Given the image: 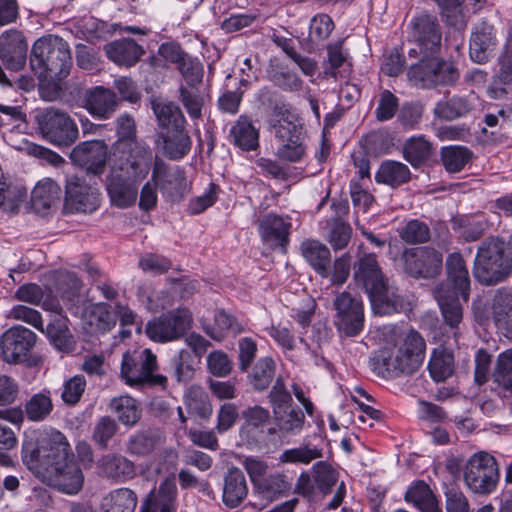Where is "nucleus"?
I'll use <instances>...</instances> for the list:
<instances>
[{
	"mask_svg": "<svg viewBox=\"0 0 512 512\" xmlns=\"http://www.w3.org/2000/svg\"><path fill=\"white\" fill-rule=\"evenodd\" d=\"M355 285L367 293L376 314L388 315L403 309V298L388 284L377 255L358 247L357 259L353 263Z\"/></svg>",
	"mask_w": 512,
	"mask_h": 512,
	"instance_id": "f257e3e1",
	"label": "nucleus"
},
{
	"mask_svg": "<svg viewBox=\"0 0 512 512\" xmlns=\"http://www.w3.org/2000/svg\"><path fill=\"white\" fill-rule=\"evenodd\" d=\"M117 140L112 146L111 158L114 170H124L134 177H146L153 162L152 149L137 140L133 116L121 114L116 119Z\"/></svg>",
	"mask_w": 512,
	"mask_h": 512,
	"instance_id": "f03ea898",
	"label": "nucleus"
},
{
	"mask_svg": "<svg viewBox=\"0 0 512 512\" xmlns=\"http://www.w3.org/2000/svg\"><path fill=\"white\" fill-rule=\"evenodd\" d=\"M73 61L69 44L61 37L49 35L35 41L30 66L39 79H65Z\"/></svg>",
	"mask_w": 512,
	"mask_h": 512,
	"instance_id": "7ed1b4c3",
	"label": "nucleus"
},
{
	"mask_svg": "<svg viewBox=\"0 0 512 512\" xmlns=\"http://www.w3.org/2000/svg\"><path fill=\"white\" fill-rule=\"evenodd\" d=\"M336 488L329 509L338 508L346 495V485L339 482V472L327 461L316 462L310 471H302L295 483L294 492L309 501L330 495Z\"/></svg>",
	"mask_w": 512,
	"mask_h": 512,
	"instance_id": "20e7f679",
	"label": "nucleus"
},
{
	"mask_svg": "<svg viewBox=\"0 0 512 512\" xmlns=\"http://www.w3.org/2000/svg\"><path fill=\"white\" fill-rule=\"evenodd\" d=\"M73 452L67 438L58 430H51L37 440L24 441L22 445V461L33 473H39L72 457Z\"/></svg>",
	"mask_w": 512,
	"mask_h": 512,
	"instance_id": "39448f33",
	"label": "nucleus"
},
{
	"mask_svg": "<svg viewBox=\"0 0 512 512\" xmlns=\"http://www.w3.org/2000/svg\"><path fill=\"white\" fill-rule=\"evenodd\" d=\"M511 261L505 256V242L489 237L481 242L474 260L473 275L484 285H495L511 274Z\"/></svg>",
	"mask_w": 512,
	"mask_h": 512,
	"instance_id": "423d86ee",
	"label": "nucleus"
},
{
	"mask_svg": "<svg viewBox=\"0 0 512 512\" xmlns=\"http://www.w3.org/2000/svg\"><path fill=\"white\" fill-rule=\"evenodd\" d=\"M280 118L273 124L275 137L280 145L276 156L283 161L296 163L306 154V133L299 118L285 106H276Z\"/></svg>",
	"mask_w": 512,
	"mask_h": 512,
	"instance_id": "0eeeda50",
	"label": "nucleus"
},
{
	"mask_svg": "<svg viewBox=\"0 0 512 512\" xmlns=\"http://www.w3.org/2000/svg\"><path fill=\"white\" fill-rule=\"evenodd\" d=\"M157 369L156 355L150 349L123 354L121 377L130 386L150 385L165 388L168 379L162 374H154Z\"/></svg>",
	"mask_w": 512,
	"mask_h": 512,
	"instance_id": "6e6552de",
	"label": "nucleus"
},
{
	"mask_svg": "<svg viewBox=\"0 0 512 512\" xmlns=\"http://www.w3.org/2000/svg\"><path fill=\"white\" fill-rule=\"evenodd\" d=\"M463 479L466 487L479 496L493 493L500 480L496 459L487 452L473 454L465 464Z\"/></svg>",
	"mask_w": 512,
	"mask_h": 512,
	"instance_id": "1a4fd4ad",
	"label": "nucleus"
},
{
	"mask_svg": "<svg viewBox=\"0 0 512 512\" xmlns=\"http://www.w3.org/2000/svg\"><path fill=\"white\" fill-rule=\"evenodd\" d=\"M35 119L42 137L55 146L68 147L78 139L77 124L64 110L48 107L39 111Z\"/></svg>",
	"mask_w": 512,
	"mask_h": 512,
	"instance_id": "9d476101",
	"label": "nucleus"
},
{
	"mask_svg": "<svg viewBox=\"0 0 512 512\" xmlns=\"http://www.w3.org/2000/svg\"><path fill=\"white\" fill-rule=\"evenodd\" d=\"M407 75L410 81L422 88L452 86L460 76L452 62L440 60L434 55L421 57L419 62L410 66Z\"/></svg>",
	"mask_w": 512,
	"mask_h": 512,
	"instance_id": "9b49d317",
	"label": "nucleus"
},
{
	"mask_svg": "<svg viewBox=\"0 0 512 512\" xmlns=\"http://www.w3.org/2000/svg\"><path fill=\"white\" fill-rule=\"evenodd\" d=\"M151 180L157 186L165 201L180 202L189 192L185 170L170 166L153 154Z\"/></svg>",
	"mask_w": 512,
	"mask_h": 512,
	"instance_id": "f8f14e48",
	"label": "nucleus"
},
{
	"mask_svg": "<svg viewBox=\"0 0 512 512\" xmlns=\"http://www.w3.org/2000/svg\"><path fill=\"white\" fill-rule=\"evenodd\" d=\"M192 314L187 308H177L150 320L146 335L155 342L165 343L182 337L191 327Z\"/></svg>",
	"mask_w": 512,
	"mask_h": 512,
	"instance_id": "ddd939ff",
	"label": "nucleus"
},
{
	"mask_svg": "<svg viewBox=\"0 0 512 512\" xmlns=\"http://www.w3.org/2000/svg\"><path fill=\"white\" fill-rule=\"evenodd\" d=\"M34 475L43 483L68 495L77 494L84 483L83 472L74 460V455L65 461L55 462L51 468H46Z\"/></svg>",
	"mask_w": 512,
	"mask_h": 512,
	"instance_id": "4468645a",
	"label": "nucleus"
},
{
	"mask_svg": "<svg viewBox=\"0 0 512 512\" xmlns=\"http://www.w3.org/2000/svg\"><path fill=\"white\" fill-rule=\"evenodd\" d=\"M411 37L415 47L409 51V56L428 57L439 52L441 47V31L437 18L429 14L414 17L411 22Z\"/></svg>",
	"mask_w": 512,
	"mask_h": 512,
	"instance_id": "2eb2a0df",
	"label": "nucleus"
},
{
	"mask_svg": "<svg viewBox=\"0 0 512 512\" xmlns=\"http://www.w3.org/2000/svg\"><path fill=\"white\" fill-rule=\"evenodd\" d=\"M399 262L404 272L413 278H434L442 269L443 256L429 247L406 248Z\"/></svg>",
	"mask_w": 512,
	"mask_h": 512,
	"instance_id": "dca6fc26",
	"label": "nucleus"
},
{
	"mask_svg": "<svg viewBox=\"0 0 512 512\" xmlns=\"http://www.w3.org/2000/svg\"><path fill=\"white\" fill-rule=\"evenodd\" d=\"M333 307L336 310L337 330L348 337L359 335L364 328L362 301L344 291L335 297Z\"/></svg>",
	"mask_w": 512,
	"mask_h": 512,
	"instance_id": "f3484780",
	"label": "nucleus"
},
{
	"mask_svg": "<svg viewBox=\"0 0 512 512\" xmlns=\"http://www.w3.org/2000/svg\"><path fill=\"white\" fill-rule=\"evenodd\" d=\"M36 334L24 326H13L0 337V354L4 362L18 364L26 361L36 343Z\"/></svg>",
	"mask_w": 512,
	"mask_h": 512,
	"instance_id": "a211bd4d",
	"label": "nucleus"
},
{
	"mask_svg": "<svg viewBox=\"0 0 512 512\" xmlns=\"http://www.w3.org/2000/svg\"><path fill=\"white\" fill-rule=\"evenodd\" d=\"M109 155L108 145L104 140H89L77 144L70 153L74 164L93 175H101L106 169Z\"/></svg>",
	"mask_w": 512,
	"mask_h": 512,
	"instance_id": "6ab92c4d",
	"label": "nucleus"
},
{
	"mask_svg": "<svg viewBox=\"0 0 512 512\" xmlns=\"http://www.w3.org/2000/svg\"><path fill=\"white\" fill-rule=\"evenodd\" d=\"M111 172L106 179V189L112 205L118 208H128L137 199L136 183L145 177H134L124 170H114L113 161L110 160Z\"/></svg>",
	"mask_w": 512,
	"mask_h": 512,
	"instance_id": "aec40b11",
	"label": "nucleus"
},
{
	"mask_svg": "<svg viewBox=\"0 0 512 512\" xmlns=\"http://www.w3.org/2000/svg\"><path fill=\"white\" fill-rule=\"evenodd\" d=\"M98 206L95 191L83 178L70 176L66 181L64 209L70 213L92 212Z\"/></svg>",
	"mask_w": 512,
	"mask_h": 512,
	"instance_id": "412c9836",
	"label": "nucleus"
},
{
	"mask_svg": "<svg viewBox=\"0 0 512 512\" xmlns=\"http://www.w3.org/2000/svg\"><path fill=\"white\" fill-rule=\"evenodd\" d=\"M177 486L173 475L166 477L157 490L153 489L143 500L140 512H176Z\"/></svg>",
	"mask_w": 512,
	"mask_h": 512,
	"instance_id": "4be33fe9",
	"label": "nucleus"
},
{
	"mask_svg": "<svg viewBox=\"0 0 512 512\" xmlns=\"http://www.w3.org/2000/svg\"><path fill=\"white\" fill-rule=\"evenodd\" d=\"M496 45V33L491 24L482 21L473 27L469 44V55L473 62L478 64L486 63Z\"/></svg>",
	"mask_w": 512,
	"mask_h": 512,
	"instance_id": "5701e85b",
	"label": "nucleus"
},
{
	"mask_svg": "<svg viewBox=\"0 0 512 512\" xmlns=\"http://www.w3.org/2000/svg\"><path fill=\"white\" fill-rule=\"evenodd\" d=\"M291 222L273 213L258 222V231L263 243L270 248H285L289 242Z\"/></svg>",
	"mask_w": 512,
	"mask_h": 512,
	"instance_id": "b1692460",
	"label": "nucleus"
},
{
	"mask_svg": "<svg viewBox=\"0 0 512 512\" xmlns=\"http://www.w3.org/2000/svg\"><path fill=\"white\" fill-rule=\"evenodd\" d=\"M27 43L16 30L9 31L0 38V59L12 71L23 68L26 62Z\"/></svg>",
	"mask_w": 512,
	"mask_h": 512,
	"instance_id": "393cba45",
	"label": "nucleus"
},
{
	"mask_svg": "<svg viewBox=\"0 0 512 512\" xmlns=\"http://www.w3.org/2000/svg\"><path fill=\"white\" fill-rule=\"evenodd\" d=\"M476 98L470 94L467 96L453 95L439 100L433 109L435 118L443 121H454L469 116L476 108Z\"/></svg>",
	"mask_w": 512,
	"mask_h": 512,
	"instance_id": "a878e982",
	"label": "nucleus"
},
{
	"mask_svg": "<svg viewBox=\"0 0 512 512\" xmlns=\"http://www.w3.org/2000/svg\"><path fill=\"white\" fill-rule=\"evenodd\" d=\"M97 467L101 476L119 483L132 480L136 476L134 462L121 454L109 453L101 456Z\"/></svg>",
	"mask_w": 512,
	"mask_h": 512,
	"instance_id": "bb28decb",
	"label": "nucleus"
},
{
	"mask_svg": "<svg viewBox=\"0 0 512 512\" xmlns=\"http://www.w3.org/2000/svg\"><path fill=\"white\" fill-rule=\"evenodd\" d=\"M62 190L60 185L51 178H46L37 183L32 191L31 204L36 213L48 214L60 204Z\"/></svg>",
	"mask_w": 512,
	"mask_h": 512,
	"instance_id": "cd10ccee",
	"label": "nucleus"
},
{
	"mask_svg": "<svg viewBox=\"0 0 512 512\" xmlns=\"http://www.w3.org/2000/svg\"><path fill=\"white\" fill-rule=\"evenodd\" d=\"M248 495V485L244 473L237 467L228 469L223 478L222 502L229 508L239 507Z\"/></svg>",
	"mask_w": 512,
	"mask_h": 512,
	"instance_id": "c85d7f7f",
	"label": "nucleus"
},
{
	"mask_svg": "<svg viewBox=\"0 0 512 512\" xmlns=\"http://www.w3.org/2000/svg\"><path fill=\"white\" fill-rule=\"evenodd\" d=\"M104 51L109 60L118 66L132 67L145 53L143 47L131 38H122L105 45Z\"/></svg>",
	"mask_w": 512,
	"mask_h": 512,
	"instance_id": "c756f323",
	"label": "nucleus"
},
{
	"mask_svg": "<svg viewBox=\"0 0 512 512\" xmlns=\"http://www.w3.org/2000/svg\"><path fill=\"white\" fill-rule=\"evenodd\" d=\"M426 343L419 332L411 329L405 336L397 354L403 364L412 363L404 375L414 373L422 365L425 358Z\"/></svg>",
	"mask_w": 512,
	"mask_h": 512,
	"instance_id": "7c9ffc66",
	"label": "nucleus"
},
{
	"mask_svg": "<svg viewBox=\"0 0 512 512\" xmlns=\"http://www.w3.org/2000/svg\"><path fill=\"white\" fill-rule=\"evenodd\" d=\"M446 268L448 278L442 284H449L450 291H457L462 299H469L470 279L465 261L460 253H452L447 257Z\"/></svg>",
	"mask_w": 512,
	"mask_h": 512,
	"instance_id": "2f4dec72",
	"label": "nucleus"
},
{
	"mask_svg": "<svg viewBox=\"0 0 512 512\" xmlns=\"http://www.w3.org/2000/svg\"><path fill=\"white\" fill-rule=\"evenodd\" d=\"M301 255L311 268L322 278L330 275L331 253L329 248L318 240H305L300 246Z\"/></svg>",
	"mask_w": 512,
	"mask_h": 512,
	"instance_id": "473e14b6",
	"label": "nucleus"
},
{
	"mask_svg": "<svg viewBox=\"0 0 512 512\" xmlns=\"http://www.w3.org/2000/svg\"><path fill=\"white\" fill-rule=\"evenodd\" d=\"M117 106L116 95L113 91L101 86L95 87L85 96V108L97 119H108Z\"/></svg>",
	"mask_w": 512,
	"mask_h": 512,
	"instance_id": "72a5a7b5",
	"label": "nucleus"
},
{
	"mask_svg": "<svg viewBox=\"0 0 512 512\" xmlns=\"http://www.w3.org/2000/svg\"><path fill=\"white\" fill-rule=\"evenodd\" d=\"M445 322L452 328L458 326L462 320V307L459 303L460 294L457 291H450L449 284H439L434 290Z\"/></svg>",
	"mask_w": 512,
	"mask_h": 512,
	"instance_id": "f704fd0d",
	"label": "nucleus"
},
{
	"mask_svg": "<svg viewBox=\"0 0 512 512\" xmlns=\"http://www.w3.org/2000/svg\"><path fill=\"white\" fill-rule=\"evenodd\" d=\"M369 362L371 369L377 375L390 378L404 375L405 371L412 365V363L403 364L397 351L394 353L386 348L375 352Z\"/></svg>",
	"mask_w": 512,
	"mask_h": 512,
	"instance_id": "c9c22d12",
	"label": "nucleus"
},
{
	"mask_svg": "<svg viewBox=\"0 0 512 512\" xmlns=\"http://www.w3.org/2000/svg\"><path fill=\"white\" fill-rule=\"evenodd\" d=\"M230 141L243 151H254L259 147V130L246 115H240L232 125Z\"/></svg>",
	"mask_w": 512,
	"mask_h": 512,
	"instance_id": "e433bc0d",
	"label": "nucleus"
},
{
	"mask_svg": "<svg viewBox=\"0 0 512 512\" xmlns=\"http://www.w3.org/2000/svg\"><path fill=\"white\" fill-rule=\"evenodd\" d=\"M137 504L136 492L128 487H120L102 497L99 510L100 512H135Z\"/></svg>",
	"mask_w": 512,
	"mask_h": 512,
	"instance_id": "4c0bfd02",
	"label": "nucleus"
},
{
	"mask_svg": "<svg viewBox=\"0 0 512 512\" xmlns=\"http://www.w3.org/2000/svg\"><path fill=\"white\" fill-rule=\"evenodd\" d=\"M162 436L152 430H139L131 434L125 442V452L138 458L151 455L162 443Z\"/></svg>",
	"mask_w": 512,
	"mask_h": 512,
	"instance_id": "58836bf2",
	"label": "nucleus"
},
{
	"mask_svg": "<svg viewBox=\"0 0 512 512\" xmlns=\"http://www.w3.org/2000/svg\"><path fill=\"white\" fill-rule=\"evenodd\" d=\"M164 154L171 160H179L186 156L191 150L192 141L183 128L160 131Z\"/></svg>",
	"mask_w": 512,
	"mask_h": 512,
	"instance_id": "ea45409f",
	"label": "nucleus"
},
{
	"mask_svg": "<svg viewBox=\"0 0 512 512\" xmlns=\"http://www.w3.org/2000/svg\"><path fill=\"white\" fill-rule=\"evenodd\" d=\"M404 499L420 512H443L435 494L423 480L413 482L407 489Z\"/></svg>",
	"mask_w": 512,
	"mask_h": 512,
	"instance_id": "a19ab883",
	"label": "nucleus"
},
{
	"mask_svg": "<svg viewBox=\"0 0 512 512\" xmlns=\"http://www.w3.org/2000/svg\"><path fill=\"white\" fill-rule=\"evenodd\" d=\"M152 109L160 131L183 128L186 120L180 107L170 101H153Z\"/></svg>",
	"mask_w": 512,
	"mask_h": 512,
	"instance_id": "79ce46f5",
	"label": "nucleus"
},
{
	"mask_svg": "<svg viewBox=\"0 0 512 512\" xmlns=\"http://www.w3.org/2000/svg\"><path fill=\"white\" fill-rule=\"evenodd\" d=\"M351 72L349 54L343 48V41H337L327 45V66L325 74L333 78H345Z\"/></svg>",
	"mask_w": 512,
	"mask_h": 512,
	"instance_id": "37998d69",
	"label": "nucleus"
},
{
	"mask_svg": "<svg viewBox=\"0 0 512 512\" xmlns=\"http://www.w3.org/2000/svg\"><path fill=\"white\" fill-rule=\"evenodd\" d=\"M323 449L312 443H303L300 446L285 449L278 457L282 464L309 465L314 460L323 457Z\"/></svg>",
	"mask_w": 512,
	"mask_h": 512,
	"instance_id": "c03bdc74",
	"label": "nucleus"
},
{
	"mask_svg": "<svg viewBox=\"0 0 512 512\" xmlns=\"http://www.w3.org/2000/svg\"><path fill=\"white\" fill-rule=\"evenodd\" d=\"M411 172L407 165L393 160L384 161L378 168L375 179L392 187L400 186L410 180Z\"/></svg>",
	"mask_w": 512,
	"mask_h": 512,
	"instance_id": "a18cd8bd",
	"label": "nucleus"
},
{
	"mask_svg": "<svg viewBox=\"0 0 512 512\" xmlns=\"http://www.w3.org/2000/svg\"><path fill=\"white\" fill-rule=\"evenodd\" d=\"M109 407L124 426H135L141 418V409L137 401L130 396L113 398Z\"/></svg>",
	"mask_w": 512,
	"mask_h": 512,
	"instance_id": "49530a36",
	"label": "nucleus"
},
{
	"mask_svg": "<svg viewBox=\"0 0 512 512\" xmlns=\"http://www.w3.org/2000/svg\"><path fill=\"white\" fill-rule=\"evenodd\" d=\"M275 425L283 436L298 435L305 424V415L297 407H289L273 414Z\"/></svg>",
	"mask_w": 512,
	"mask_h": 512,
	"instance_id": "de8ad7c7",
	"label": "nucleus"
},
{
	"mask_svg": "<svg viewBox=\"0 0 512 512\" xmlns=\"http://www.w3.org/2000/svg\"><path fill=\"white\" fill-rule=\"evenodd\" d=\"M493 318L499 328L512 333V289H500L493 299Z\"/></svg>",
	"mask_w": 512,
	"mask_h": 512,
	"instance_id": "09e8293b",
	"label": "nucleus"
},
{
	"mask_svg": "<svg viewBox=\"0 0 512 512\" xmlns=\"http://www.w3.org/2000/svg\"><path fill=\"white\" fill-rule=\"evenodd\" d=\"M184 403L191 416L207 420L212 415V404L208 394L199 386H191L185 394Z\"/></svg>",
	"mask_w": 512,
	"mask_h": 512,
	"instance_id": "8fccbe9b",
	"label": "nucleus"
},
{
	"mask_svg": "<svg viewBox=\"0 0 512 512\" xmlns=\"http://www.w3.org/2000/svg\"><path fill=\"white\" fill-rule=\"evenodd\" d=\"M53 410L50 394L39 392L32 395L24 404L23 414L32 422L44 421Z\"/></svg>",
	"mask_w": 512,
	"mask_h": 512,
	"instance_id": "3c124183",
	"label": "nucleus"
},
{
	"mask_svg": "<svg viewBox=\"0 0 512 512\" xmlns=\"http://www.w3.org/2000/svg\"><path fill=\"white\" fill-rule=\"evenodd\" d=\"M441 161L449 173L460 172L472 158V151L465 146H447L440 152Z\"/></svg>",
	"mask_w": 512,
	"mask_h": 512,
	"instance_id": "603ef678",
	"label": "nucleus"
},
{
	"mask_svg": "<svg viewBox=\"0 0 512 512\" xmlns=\"http://www.w3.org/2000/svg\"><path fill=\"white\" fill-rule=\"evenodd\" d=\"M204 330L212 339L221 341L228 332L234 334L242 332L243 326L233 315L220 310L215 314L214 326L206 327Z\"/></svg>",
	"mask_w": 512,
	"mask_h": 512,
	"instance_id": "864d4df0",
	"label": "nucleus"
},
{
	"mask_svg": "<svg viewBox=\"0 0 512 512\" xmlns=\"http://www.w3.org/2000/svg\"><path fill=\"white\" fill-rule=\"evenodd\" d=\"M431 154V144L424 136L411 137L403 145V157L413 167L424 163Z\"/></svg>",
	"mask_w": 512,
	"mask_h": 512,
	"instance_id": "5fc2aeb1",
	"label": "nucleus"
},
{
	"mask_svg": "<svg viewBox=\"0 0 512 512\" xmlns=\"http://www.w3.org/2000/svg\"><path fill=\"white\" fill-rule=\"evenodd\" d=\"M46 335L59 351L69 352L74 348L73 337L63 319H55L46 327Z\"/></svg>",
	"mask_w": 512,
	"mask_h": 512,
	"instance_id": "6e6d98bb",
	"label": "nucleus"
},
{
	"mask_svg": "<svg viewBox=\"0 0 512 512\" xmlns=\"http://www.w3.org/2000/svg\"><path fill=\"white\" fill-rule=\"evenodd\" d=\"M275 368V362L271 357L260 358L250 374L253 388L258 391L267 389L274 378Z\"/></svg>",
	"mask_w": 512,
	"mask_h": 512,
	"instance_id": "4d7b16f0",
	"label": "nucleus"
},
{
	"mask_svg": "<svg viewBox=\"0 0 512 512\" xmlns=\"http://www.w3.org/2000/svg\"><path fill=\"white\" fill-rule=\"evenodd\" d=\"M399 237L407 244H423L430 240L429 226L418 219L407 221L399 230Z\"/></svg>",
	"mask_w": 512,
	"mask_h": 512,
	"instance_id": "13d9d810",
	"label": "nucleus"
},
{
	"mask_svg": "<svg viewBox=\"0 0 512 512\" xmlns=\"http://www.w3.org/2000/svg\"><path fill=\"white\" fill-rule=\"evenodd\" d=\"M255 487L265 497L273 498L287 493L291 489V484L285 474L273 473L264 476Z\"/></svg>",
	"mask_w": 512,
	"mask_h": 512,
	"instance_id": "bf43d9fd",
	"label": "nucleus"
},
{
	"mask_svg": "<svg viewBox=\"0 0 512 512\" xmlns=\"http://www.w3.org/2000/svg\"><path fill=\"white\" fill-rule=\"evenodd\" d=\"M453 368V356L450 353L437 350L433 351L428 363V369L431 377L436 382H442L451 376Z\"/></svg>",
	"mask_w": 512,
	"mask_h": 512,
	"instance_id": "052dcab7",
	"label": "nucleus"
},
{
	"mask_svg": "<svg viewBox=\"0 0 512 512\" xmlns=\"http://www.w3.org/2000/svg\"><path fill=\"white\" fill-rule=\"evenodd\" d=\"M119 426L115 419L110 416L100 417L93 428L92 440L101 450L108 448L110 440L116 435Z\"/></svg>",
	"mask_w": 512,
	"mask_h": 512,
	"instance_id": "680f3d73",
	"label": "nucleus"
},
{
	"mask_svg": "<svg viewBox=\"0 0 512 512\" xmlns=\"http://www.w3.org/2000/svg\"><path fill=\"white\" fill-rule=\"evenodd\" d=\"M66 287H61V299L64 302L67 309L74 315H77L80 310V303L82 297L80 291L82 288V282L74 274H68L66 276Z\"/></svg>",
	"mask_w": 512,
	"mask_h": 512,
	"instance_id": "e2e57ef3",
	"label": "nucleus"
},
{
	"mask_svg": "<svg viewBox=\"0 0 512 512\" xmlns=\"http://www.w3.org/2000/svg\"><path fill=\"white\" fill-rule=\"evenodd\" d=\"M179 99L191 119H199L202 116L204 98L196 86L181 85Z\"/></svg>",
	"mask_w": 512,
	"mask_h": 512,
	"instance_id": "0e129e2a",
	"label": "nucleus"
},
{
	"mask_svg": "<svg viewBox=\"0 0 512 512\" xmlns=\"http://www.w3.org/2000/svg\"><path fill=\"white\" fill-rule=\"evenodd\" d=\"M493 378L503 389L512 392V349L498 355Z\"/></svg>",
	"mask_w": 512,
	"mask_h": 512,
	"instance_id": "69168bd1",
	"label": "nucleus"
},
{
	"mask_svg": "<svg viewBox=\"0 0 512 512\" xmlns=\"http://www.w3.org/2000/svg\"><path fill=\"white\" fill-rule=\"evenodd\" d=\"M270 80L285 91L296 92L302 88L303 81L288 68L279 66L269 72Z\"/></svg>",
	"mask_w": 512,
	"mask_h": 512,
	"instance_id": "338daca9",
	"label": "nucleus"
},
{
	"mask_svg": "<svg viewBox=\"0 0 512 512\" xmlns=\"http://www.w3.org/2000/svg\"><path fill=\"white\" fill-rule=\"evenodd\" d=\"M444 496L447 512H469V500L457 485L451 484L446 486Z\"/></svg>",
	"mask_w": 512,
	"mask_h": 512,
	"instance_id": "774afa93",
	"label": "nucleus"
}]
</instances>
